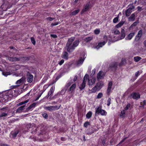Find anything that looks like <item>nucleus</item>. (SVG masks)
Masks as SVG:
<instances>
[{
	"label": "nucleus",
	"instance_id": "16",
	"mask_svg": "<svg viewBox=\"0 0 146 146\" xmlns=\"http://www.w3.org/2000/svg\"><path fill=\"white\" fill-rule=\"evenodd\" d=\"M95 81L96 78L94 77L92 78L90 80L88 79V84L90 86H92L95 83Z\"/></svg>",
	"mask_w": 146,
	"mask_h": 146
},
{
	"label": "nucleus",
	"instance_id": "7",
	"mask_svg": "<svg viewBox=\"0 0 146 146\" xmlns=\"http://www.w3.org/2000/svg\"><path fill=\"white\" fill-rule=\"evenodd\" d=\"M142 34V31L141 30H140L139 31L137 35L135 36V40L137 42L138 41L141 37Z\"/></svg>",
	"mask_w": 146,
	"mask_h": 146
},
{
	"label": "nucleus",
	"instance_id": "22",
	"mask_svg": "<svg viewBox=\"0 0 146 146\" xmlns=\"http://www.w3.org/2000/svg\"><path fill=\"white\" fill-rule=\"evenodd\" d=\"M135 33H132L129 34L126 37L125 39L126 40H130L134 35Z\"/></svg>",
	"mask_w": 146,
	"mask_h": 146
},
{
	"label": "nucleus",
	"instance_id": "29",
	"mask_svg": "<svg viewBox=\"0 0 146 146\" xmlns=\"http://www.w3.org/2000/svg\"><path fill=\"white\" fill-rule=\"evenodd\" d=\"M132 11H131L129 9H128L125 11V16L126 17L129 16L131 14Z\"/></svg>",
	"mask_w": 146,
	"mask_h": 146
},
{
	"label": "nucleus",
	"instance_id": "32",
	"mask_svg": "<svg viewBox=\"0 0 146 146\" xmlns=\"http://www.w3.org/2000/svg\"><path fill=\"white\" fill-rule=\"evenodd\" d=\"M29 99H27L24 101L20 103H19V104H17V105L18 106H21L23 104H24L27 103L28 102H29Z\"/></svg>",
	"mask_w": 146,
	"mask_h": 146
},
{
	"label": "nucleus",
	"instance_id": "41",
	"mask_svg": "<svg viewBox=\"0 0 146 146\" xmlns=\"http://www.w3.org/2000/svg\"><path fill=\"white\" fill-rule=\"evenodd\" d=\"M79 10L78 9L75 10L71 13V15H75L77 14L79 12Z\"/></svg>",
	"mask_w": 146,
	"mask_h": 146
},
{
	"label": "nucleus",
	"instance_id": "46",
	"mask_svg": "<svg viewBox=\"0 0 146 146\" xmlns=\"http://www.w3.org/2000/svg\"><path fill=\"white\" fill-rule=\"evenodd\" d=\"M2 74L4 76H7L8 75H10L11 73L9 72H3Z\"/></svg>",
	"mask_w": 146,
	"mask_h": 146
},
{
	"label": "nucleus",
	"instance_id": "44",
	"mask_svg": "<svg viewBox=\"0 0 146 146\" xmlns=\"http://www.w3.org/2000/svg\"><path fill=\"white\" fill-rule=\"evenodd\" d=\"M42 115L43 117L46 119H47L48 117V115L47 113L44 112L42 113Z\"/></svg>",
	"mask_w": 146,
	"mask_h": 146
},
{
	"label": "nucleus",
	"instance_id": "19",
	"mask_svg": "<svg viewBox=\"0 0 146 146\" xmlns=\"http://www.w3.org/2000/svg\"><path fill=\"white\" fill-rule=\"evenodd\" d=\"M68 54L66 52H64L61 55V57L65 60H67L68 59Z\"/></svg>",
	"mask_w": 146,
	"mask_h": 146
},
{
	"label": "nucleus",
	"instance_id": "14",
	"mask_svg": "<svg viewBox=\"0 0 146 146\" xmlns=\"http://www.w3.org/2000/svg\"><path fill=\"white\" fill-rule=\"evenodd\" d=\"M31 57L30 56H23L20 57V60L23 62H26L29 60Z\"/></svg>",
	"mask_w": 146,
	"mask_h": 146
},
{
	"label": "nucleus",
	"instance_id": "3",
	"mask_svg": "<svg viewBox=\"0 0 146 146\" xmlns=\"http://www.w3.org/2000/svg\"><path fill=\"white\" fill-rule=\"evenodd\" d=\"M12 97L11 93L9 92L4 93L0 96V102L5 103L10 100Z\"/></svg>",
	"mask_w": 146,
	"mask_h": 146
},
{
	"label": "nucleus",
	"instance_id": "43",
	"mask_svg": "<svg viewBox=\"0 0 146 146\" xmlns=\"http://www.w3.org/2000/svg\"><path fill=\"white\" fill-rule=\"evenodd\" d=\"M23 79L22 78L18 80L16 82V84H19L23 82Z\"/></svg>",
	"mask_w": 146,
	"mask_h": 146
},
{
	"label": "nucleus",
	"instance_id": "25",
	"mask_svg": "<svg viewBox=\"0 0 146 146\" xmlns=\"http://www.w3.org/2000/svg\"><path fill=\"white\" fill-rule=\"evenodd\" d=\"M86 81L83 80L82 82L79 87V88L81 90L84 89L85 87Z\"/></svg>",
	"mask_w": 146,
	"mask_h": 146
},
{
	"label": "nucleus",
	"instance_id": "30",
	"mask_svg": "<svg viewBox=\"0 0 146 146\" xmlns=\"http://www.w3.org/2000/svg\"><path fill=\"white\" fill-rule=\"evenodd\" d=\"M124 23V22L123 21H120L118 24L115 26V27L117 28H119L121 27Z\"/></svg>",
	"mask_w": 146,
	"mask_h": 146
},
{
	"label": "nucleus",
	"instance_id": "26",
	"mask_svg": "<svg viewBox=\"0 0 146 146\" xmlns=\"http://www.w3.org/2000/svg\"><path fill=\"white\" fill-rule=\"evenodd\" d=\"M36 104V103H34L33 104H31L30 106L27 109V111H29L30 110H31L32 109L34 108L35 107Z\"/></svg>",
	"mask_w": 146,
	"mask_h": 146
},
{
	"label": "nucleus",
	"instance_id": "13",
	"mask_svg": "<svg viewBox=\"0 0 146 146\" xmlns=\"http://www.w3.org/2000/svg\"><path fill=\"white\" fill-rule=\"evenodd\" d=\"M6 112H7V113L3 112L1 114H0V117H6L7 115H10V113L11 112V111L10 110L8 109L7 110Z\"/></svg>",
	"mask_w": 146,
	"mask_h": 146
},
{
	"label": "nucleus",
	"instance_id": "55",
	"mask_svg": "<svg viewBox=\"0 0 146 146\" xmlns=\"http://www.w3.org/2000/svg\"><path fill=\"white\" fill-rule=\"evenodd\" d=\"M111 99L110 98H109L107 100V105L108 106H110V103H111Z\"/></svg>",
	"mask_w": 146,
	"mask_h": 146
},
{
	"label": "nucleus",
	"instance_id": "59",
	"mask_svg": "<svg viewBox=\"0 0 146 146\" xmlns=\"http://www.w3.org/2000/svg\"><path fill=\"white\" fill-rule=\"evenodd\" d=\"M50 36L54 38H56L57 37V36L56 35L51 34Z\"/></svg>",
	"mask_w": 146,
	"mask_h": 146
},
{
	"label": "nucleus",
	"instance_id": "61",
	"mask_svg": "<svg viewBox=\"0 0 146 146\" xmlns=\"http://www.w3.org/2000/svg\"><path fill=\"white\" fill-rule=\"evenodd\" d=\"M64 60L63 59H62L61 61H60L58 62V64L60 65H61L64 62Z\"/></svg>",
	"mask_w": 146,
	"mask_h": 146
},
{
	"label": "nucleus",
	"instance_id": "15",
	"mask_svg": "<svg viewBox=\"0 0 146 146\" xmlns=\"http://www.w3.org/2000/svg\"><path fill=\"white\" fill-rule=\"evenodd\" d=\"M104 83L103 81H101L97 83L96 85L98 88V90H100L104 86Z\"/></svg>",
	"mask_w": 146,
	"mask_h": 146
},
{
	"label": "nucleus",
	"instance_id": "39",
	"mask_svg": "<svg viewBox=\"0 0 146 146\" xmlns=\"http://www.w3.org/2000/svg\"><path fill=\"white\" fill-rule=\"evenodd\" d=\"M53 87H52L50 90L49 92L48 93V97H49V96L51 95L52 93H53Z\"/></svg>",
	"mask_w": 146,
	"mask_h": 146
},
{
	"label": "nucleus",
	"instance_id": "45",
	"mask_svg": "<svg viewBox=\"0 0 146 146\" xmlns=\"http://www.w3.org/2000/svg\"><path fill=\"white\" fill-rule=\"evenodd\" d=\"M90 125V123L88 121H86L84 123V127L87 128L88 126Z\"/></svg>",
	"mask_w": 146,
	"mask_h": 146
},
{
	"label": "nucleus",
	"instance_id": "53",
	"mask_svg": "<svg viewBox=\"0 0 146 146\" xmlns=\"http://www.w3.org/2000/svg\"><path fill=\"white\" fill-rule=\"evenodd\" d=\"M114 33L115 34L117 35L119 34L120 32L118 30H117L116 29H114L113 30Z\"/></svg>",
	"mask_w": 146,
	"mask_h": 146
},
{
	"label": "nucleus",
	"instance_id": "5",
	"mask_svg": "<svg viewBox=\"0 0 146 146\" xmlns=\"http://www.w3.org/2000/svg\"><path fill=\"white\" fill-rule=\"evenodd\" d=\"M33 124L31 123H26L24 124L23 128V133H25L28 132L29 129L33 127Z\"/></svg>",
	"mask_w": 146,
	"mask_h": 146
},
{
	"label": "nucleus",
	"instance_id": "2",
	"mask_svg": "<svg viewBox=\"0 0 146 146\" xmlns=\"http://www.w3.org/2000/svg\"><path fill=\"white\" fill-rule=\"evenodd\" d=\"M12 97L11 93L9 92L4 93L0 96V102L5 103L10 100Z\"/></svg>",
	"mask_w": 146,
	"mask_h": 146
},
{
	"label": "nucleus",
	"instance_id": "50",
	"mask_svg": "<svg viewBox=\"0 0 146 146\" xmlns=\"http://www.w3.org/2000/svg\"><path fill=\"white\" fill-rule=\"evenodd\" d=\"M130 106L131 105L129 103L124 108V110H128V109L130 107Z\"/></svg>",
	"mask_w": 146,
	"mask_h": 146
},
{
	"label": "nucleus",
	"instance_id": "27",
	"mask_svg": "<svg viewBox=\"0 0 146 146\" xmlns=\"http://www.w3.org/2000/svg\"><path fill=\"white\" fill-rule=\"evenodd\" d=\"M125 36V32L124 29H122L121 30V35L120 37L121 39L124 38Z\"/></svg>",
	"mask_w": 146,
	"mask_h": 146
},
{
	"label": "nucleus",
	"instance_id": "37",
	"mask_svg": "<svg viewBox=\"0 0 146 146\" xmlns=\"http://www.w3.org/2000/svg\"><path fill=\"white\" fill-rule=\"evenodd\" d=\"M93 39V37L91 36L90 37H88L84 39V40L87 42H88L92 40Z\"/></svg>",
	"mask_w": 146,
	"mask_h": 146
},
{
	"label": "nucleus",
	"instance_id": "58",
	"mask_svg": "<svg viewBox=\"0 0 146 146\" xmlns=\"http://www.w3.org/2000/svg\"><path fill=\"white\" fill-rule=\"evenodd\" d=\"M36 128H33V130L32 131L31 133L32 134H35L36 133Z\"/></svg>",
	"mask_w": 146,
	"mask_h": 146
},
{
	"label": "nucleus",
	"instance_id": "60",
	"mask_svg": "<svg viewBox=\"0 0 146 146\" xmlns=\"http://www.w3.org/2000/svg\"><path fill=\"white\" fill-rule=\"evenodd\" d=\"M96 71V69H94L92 71V73L91 74V76H92L94 75L95 74Z\"/></svg>",
	"mask_w": 146,
	"mask_h": 146
},
{
	"label": "nucleus",
	"instance_id": "1",
	"mask_svg": "<svg viewBox=\"0 0 146 146\" xmlns=\"http://www.w3.org/2000/svg\"><path fill=\"white\" fill-rule=\"evenodd\" d=\"M75 38V37H71L68 39L67 43L66 45V48L67 51L69 52H72L75 49V47L79 44L80 42L79 40H76L72 42Z\"/></svg>",
	"mask_w": 146,
	"mask_h": 146
},
{
	"label": "nucleus",
	"instance_id": "49",
	"mask_svg": "<svg viewBox=\"0 0 146 146\" xmlns=\"http://www.w3.org/2000/svg\"><path fill=\"white\" fill-rule=\"evenodd\" d=\"M103 96V94L101 92H100L98 93L97 96V98L98 99H99L101 98Z\"/></svg>",
	"mask_w": 146,
	"mask_h": 146
},
{
	"label": "nucleus",
	"instance_id": "51",
	"mask_svg": "<svg viewBox=\"0 0 146 146\" xmlns=\"http://www.w3.org/2000/svg\"><path fill=\"white\" fill-rule=\"evenodd\" d=\"M118 20V17H117L115 18L113 20V22L114 23H117Z\"/></svg>",
	"mask_w": 146,
	"mask_h": 146
},
{
	"label": "nucleus",
	"instance_id": "34",
	"mask_svg": "<svg viewBox=\"0 0 146 146\" xmlns=\"http://www.w3.org/2000/svg\"><path fill=\"white\" fill-rule=\"evenodd\" d=\"M125 110H123L121 111V113L120 116L122 118H124L125 117Z\"/></svg>",
	"mask_w": 146,
	"mask_h": 146
},
{
	"label": "nucleus",
	"instance_id": "12",
	"mask_svg": "<svg viewBox=\"0 0 146 146\" xmlns=\"http://www.w3.org/2000/svg\"><path fill=\"white\" fill-rule=\"evenodd\" d=\"M84 60L85 58L84 57L83 58L82 57H80L79 59L76 62L77 65L79 66L83 64Z\"/></svg>",
	"mask_w": 146,
	"mask_h": 146
},
{
	"label": "nucleus",
	"instance_id": "17",
	"mask_svg": "<svg viewBox=\"0 0 146 146\" xmlns=\"http://www.w3.org/2000/svg\"><path fill=\"white\" fill-rule=\"evenodd\" d=\"M8 59L9 61L12 62H15L20 61V57L19 58L17 57H10L8 58Z\"/></svg>",
	"mask_w": 146,
	"mask_h": 146
},
{
	"label": "nucleus",
	"instance_id": "40",
	"mask_svg": "<svg viewBox=\"0 0 146 146\" xmlns=\"http://www.w3.org/2000/svg\"><path fill=\"white\" fill-rule=\"evenodd\" d=\"M141 59V58L140 57H139V56L135 57L134 58V60L135 62H138Z\"/></svg>",
	"mask_w": 146,
	"mask_h": 146
},
{
	"label": "nucleus",
	"instance_id": "54",
	"mask_svg": "<svg viewBox=\"0 0 146 146\" xmlns=\"http://www.w3.org/2000/svg\"><path fill=\"white\" fill-rule=\"evenodd\" d=\"M111 88L108 87V89L107 90V93L108 95H109L110 94Z\"/></svg>",
	"mask_w": 146,
	"mask_h": 146
},
{
	"label": "nucleus",
	"instance_id": "6",
	"mask_svg": "<svg viewBox=\"0 0 146 146\" xmlns=\"http://www.w3.org/2000/svg\"><path fill=\"white\" fill-rule=\"evenodd\" d=\"M118 65V64L117 62H111L109 65V69L111 70L115 71L116 70Z\"/></svg>",
	"mask_w": 146,
	"mask_h": 146
},
{
	"label": "nucleus",
	"instance_id": "31",
	"mask_svg": "<svg viewBox=\"0 0 146 146\" xmlns=\"http://www.w3.org/2000/svg\"><path fill=\"white\" fill-rule=\"evenodd\" d=\"M44 109L49 111H52L53 110V106L45 107Z\"/></svg>",
	"mask_w": 146,
	"mask_h": 146
},
{
	"label": "nucleus",
	"instance_id": "33",
	"mask_svg": "<svg viewBox=\"0 0 146 146\" xmlns=\"http://www.w3.org/2000/svg\"><path fill=\"white\" fill-rule=\"evenodd\" d=\"M99 90H98V88L96 86L94 87L91 90V92L92 93H95L97 91H98Z\"/></svg>",
	"mask_w": 146,
	"mask_h": 146
},
{
	"label": "nucleus",
	"instance_id": "42",
	"mask_svg": "<svg viewBox=\"0 0 146 146\" xmlns=\"http://www.w3.org/2000/svg\"><path fill=\"white\" fill-rule=\"evenodd\" d=\"M72 82H70L68 83H67L65 85L64 88H65L67 90L68 88L72 84Z\"/></svg>",
	"mask_w": 146,
	"mask_h": 146
},
{
	"label": "nucleus",
	"instance_id": "36",
	"mask_svg": "<svg viewBox=\"0 0 146 146\" xmlns=\"http://www.w3.org/2000/svg\"><path fill=\"white\" fill-rule=\"evenodd\" d=\"M92 112L91 111H89L86 114V117L87 119L90 118L92 116Z\"/></svg>",
	"mask_w": 146,
	"mask_h": 146
},
{
	"label": "nucleus",
	"instance_id": "9",
	"mask_svg": "<svg viewBox=\"0 0 146 146\" xmlns=\"http://www.w3.org/2000/svg\"><path fill=\"white\" fill-rule=\"evenodd\" d=\"M131 96L135 100H138L140 98V95L138 93L133 92L131 94Z\"/></svg>",
	"mask_w": 146,
	"mask_h": 146
},
{
	"label": "nucleus",
	"instance_id": "38",
	"mask_svg": "<svg viewBox=\"0 0 146 146\" xmlns=\"http://www.w3.org/2000/svg\"><path fill=\"white\" fill-rule=\"evenodd\" d=\"M139 23V21H136L134 22L133 24H132L130 27V28L132 27H133L135 26L138 24Z\"/></svg>",
	"mask_w": 146,
	"mask_h": 146
},
{
	"label": "nucleus",
	"instance_id": "8",
	"mask_svg": "<svg viewBox=\"0 0 146 146\" xmlns=\"http://www.w3.org/2000/svg\"><path fill=\"white\" fill-rule=\"evenodd\" d=\"M105 73L102 71H100L97 74V78L98 79H101L104 78Z\"/></svg>",
	"mask_w": 146,
	"mask_h": 146
},
{
	"label": "nucleus",
	"instance_id": "18",
	"mask_svg": "<svg viewBox=\"0 0 146 146\" xmlns=\"http://www.w3.org/2000/svg\"><path fill=\"white\" fill-rule=\"evenodd\" d=\"M76 87V85L75 84H74L70 87L69 89H68V92H71L74 91Z\"/></svg>",
	"mask_w": 146,
	"mask_h": 146
},
{
	"label": "nucleus",
	"instance_id": "47",
	"mask_svg": "<svg viewBox=\"0 0 146 146\" xmlns=\"http://www.w3.org/2000/svg\"><path fill=\"white\" fill-rule=\"evenodd\" d=\"M60 105L59 106H53V110H58L59 109Z\"/></svg>",
	"mask_w": 146,
	"mask_h": 146
},
{
	"label": "nucleus",
	"instance_id": "56",
	"mask_svg": "<svg viewBox=\"0 0 146 146\" xmlns=\"http://www.w3.org/2000/svg\"><path fill=\"white\" fill-rule=\"evenodd\" d=\"M60 22H58L55 23H52L51 24V26H52V27H53V26L56 25H58V24H60Z\"/></svg>",
	"mask_w": 146,
	"mask_h": 146
},
{
	"label": "nucleus",
	"instance_id": "4",
	"mask_svg": "<svg viewBox=\"0 0 146 146\" xmlns=\"http://www.w3.org/2000/svg\"><path fill=\"white\" fill-rule=\"evenodd\" d=\"M95 115H99L100 114L102 115H106L107 112L104 110L102 109V107L98 106L96 109Z\"/></svg>",
	"mask_w": 146,
	"mask_h": 146
},
{
	"label": "nucleus",
	"instance_id": "11",
	"mask_svg": "<svg viewBox=\"0 0 146 146\" xmlns=\"http://www.w3.org/2000/svg\"><path fill=\"white\" fill-rule=\"evenodd\" d=\"M67 90L64 88H63L60 92H58L54 96L55 98L57 97L58 96H59L60 95H63L64 94Z\"/></svg>",
	"mask_w": 146,
	"mask_h": 146
},
{
	"label": "nucleus",
	"instance_id": "35",
	"mask_svg": "<svg viewBox=\"0 0 146 146\" xmlns=\"http://www.w3.org/2000/svg\"><path fill=\"white\" fill-rule=\"evenodd\" d=\"M126 60L125 59L122 58L121 62L119 64V66L123 65L126 63Z\"/></svg>",
	"mask_w": 146,
	"mask_h": 146
},
{
	"label": "nucleus",
	"instance_id": "52",
	"mask_svg": "<svg viewBox=\"0 0 146 146\" xmlns=\"http://www.w3.org/2000/svg\"><path fill=\"white\" fill-rule=\"evenodd\" d=\"M88 77H89V76L87 74H86L85 76H84V80H84V81H86V80L87 79H88Z\"/></svg>",
	"mask_w": 146,
	"mask_h": 146
},
{
	"label": "nucleus",
	"instance_id": "48",
	"mask_svg": "<svg viewBox=\"0 0 146 146\" xmlns=\"http://www.w3.org/2000/svg\"><path fill=\"white\" fill-rule=\"evenodd\" d=\"M31 42L32 43H33V45H35L36 43V41L35 40L34 38L33 37H31Z\"/></svg>",
	"mask_w": 146,
	"mask_h": 146
},
{
	"label": "nucleus",
	"instance_id": "23",
	"mask_svg": "<svg viewBox=\"0 0 146 146\" xmlns=\"http://www.w3.org/2000/svg\"><path fill=\"white\" fill-rule=\"evenodd\" d=\"M135 19V15L134 13L131 15V16L128 18L129 21H134Z\"/></svg>",
	"mask_w": 146,
	"mask_h": 146
},
{
	"label": "nucleus",
	"instance_id": "62",
	"mask_svg": "<svg viewBox=\"0 0 146 146\" xmlns=\"http://www.w3.org/2000/svg\"><path fill=\"white\" fill-rule=\"evenodd\" d=\"M112 83L111 82H109L108 87L111 88Z\"/></svg>",
	"mask_w": 146,
	"mask_h": 146
},
{
	"label": "nucleus",
	"instance_id": "28",
	"mask_svg": "<svg viewBox=\"0 0 146 146\" xmlns=\"http://www.w3.org/2000/svg\"><path fill=\"white\" fill-rule=\"evenodd\" d=\"M19 131L17 130L15 131L13 133H12L11 132V133L12 135V138L15 139L17 135L19 133Z\"/></svg>",
	"mask_w": 146,
	"mask_h": 146
},
{
	"label": "nucleus",
	"instance_id": "63",
	"mask_svg": "<svg viewBox=\"0 0 146 146\" xmlns=\"http://www.w3.org/2000/svg\"><path fill=\"white\" fill-rule=\"evenodd\" d=\"M43 93V92H42L41 93H40V94H39L38 96L36 98V99L35 100L36 101V100H38L39 99V98H40V97L41 96L42 94Z\"/></svg>",
	"mask_w": 146,
	"mask_h": 146
},
{
	"label": "nucleus",
	"instance_id": "64",
	"mask_svg": "<svg viewBox=\"0 0 146 146\" xmlns=\"http://www.w3.org/2000/svg\"><path fill=\"white\" fill-rule=\"evenodd\" d=\"M135 8V7L133 5H132L130 7L128 8L131 11H132V10L134 9Z\"/></svg>",
	"mask_w": 146,
	"mask_h": 146
},
{
	"label": "nucleus",
	"instance_id": "57",
	"mask_svg": "<svg viewBox=\"0 0 146 146\" xmlns=\"http://www.w3.org/2000/svg\"><path fill=\"white\" fill-rule=\"evenodd\" d=\"M100 33V30L99 29H96L94 31V33L95 34L98 35Z\"/></svg>",
	"mask_w": 146,
	"mask_h": 146
},
{
	"label": "nucleus",
	"instance_id": "24",
	"mask_svg": "<svg viewBox=\"0 0 146 146\" xmlns=\"http://www.w3.org/2000/svg\"><path fill=\"white\" fill-rule=\"evenodd\" d=\"M25 106H21L19 108L16 110V113H20L22 112V110L24 109Z\"/></svg>",
	"mask_w": 146,
	"mask_h": 146
},
{
	"label": "nucleus",
	"instance_id": "20",
	"mask_svg": "<svg viewBox=\"0 0 146 146\" xmlns=\"http://www.w3.org/2000/svg\"><path fill=\"white\" fill-rule=\"evenodd\" d=\"M107 41H104L102 42H100L98 43L97 45L96 46V48L98 49L101 47H102L107 42Z\"/></svg>",
	"mask_w": 146,
	"mask_h": 146
},
{
	"label": "nucleus",
	"instance_id": "10",
	"mask_svg": "<svg viewBox=\"0 0 146 146\" xmlns=\"http://www.w3.org/2000/svg\"><path fill=\"white\" fill-rule=\"evenodd\" d=\"M27 81L28 82L31 83L33 81V76L29 72H28L27 74Z\"/></svg>",
	"mask_w": 146,
	"mask_h": 146
},
{
	"label": "nucleus",
	"instance_id": "21",
	"mask_svg": "<svg viewBox=\"0 0 146 146\" xmlns=\"http://www.w3.org/2000/svg\"><path fill=\"white\" fill-rule=\"evenodd\" d=\"M90 5L91 4L90 2L87 3L85 6L84 8L83 9L82 11L84 12L87 11L89 9Z\"/></svg>",
	"mask_w": 146,
	"mask_h": 146
}]
</instances>
